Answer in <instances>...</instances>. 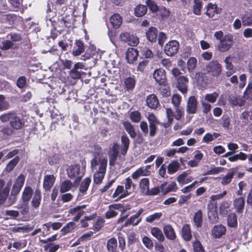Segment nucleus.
Segmentation results:
<instances>
[{"instance_id": "obj_58", "label": "nucleus", "mask_w": 252, "mask_h": 252, "mask_svg": "<svg viewBox=\"0 0 252 252\" xmlns=\"http://www.w3.org/2000/svg\"><path fill=\"white\" fill-rule=\"evenodd\" d=\"M193 250L194 252H204V249L198 241H195L193 243Z\"/></svg>"}, {"instance_id": "obj_40", "label": "nucleus", "mask_w": 252, "mask_h": 252, "mask_svg": "<svg viewBox=\"0 0 252 252\" xmlns=\"http://www.w3.org/2000/svg\"><path fill=\"white\" fill-rule=\"evenodd\" d=\"M179 163L177 161H172L168 165V173L170 174L176 172L179 168Z\"/></svg>"}, {"instance_id": "obj_39", "label": "nucleus", "mask_w": 252, "mask_h": 252, "mask_svg": "<svg viewBox=\"0 0 252 252\" xmlns=\"http://www.w3.org/2000/svg\"><path fill=\"white\" fill-rule=\"evenodd\" d=\"M229 101L230 104L233 106H241L244 103V101L242 99L233 95L229 96Z\"/></svg>"}, {"instance_id": "obj_32", "label": "nucleus", "mask_w": 252, "mask_h": 252, "mask_svg": "<svg viewBox=\"0 0 252 252\" xmlns=\"http://www.w3.org/2000/svg\"><path fill=\"white\" fill-rule=\"evenodd\" d=\"M121 142L123 145V147L121 149V154L125 155L128 149L129 140L126 135H123L121 137Z\"/></svg>"}, {"instance_id": "obj_33", "label": "nucleus", "mask_w": 252, "mask_h": 252, "mask_svg": "<svg viewBox=\"0 0 252 252\" xmlns=\"http://www.w3.org/2000/svg\"><path fill=\"white\" fill-rule=\"evenodd\" d=\"M197 60L194 57H190L187 62V68L189 72H192L196 68Z\"/></svg>"}, {"instance_id": "obj_44", "label": "nucleus", "mask_w": 252, "mask_h": 252, "mask_svg": "<svg viewBox=\"0 0 252 252\" xmlns=\"http://www.w3.org/2000/svg\"><path fill=\"white\" fill-rule=\"evenodd\" d=\"M125 185L126 189L125 190H128L129 194L135 188V185L133 183L131 179H130L129 177L126 178Z\"/></svg>"}, {"instance_id": "obj_35", "label": "nucleus", "mask_w": 252, "mask_h": 252, "mask_svg": "<svg viewBox=\"0 0 252 252\" xmlns=\"http://www.w3.org/2000/svg\"><path fill=\"white\" fill-rule=\"evenodd\" d=\"M86 208L85 205H83L81 206H78L75 208H72L69 210V213L72 215H76L77 216H82L84 211L83 210V209Z\"/></svg>"}, {"instance_id": "obj_11", "label": "nucleus", "mask_w": 252, "mask_h": 252, "mask_svg": "<svg viewBox=\"0 0 252 252\" xmlns=\"http://www.w3.org/2000/svg\"><path fill=\"white\" fill-rule=\"evenodd\" d=\"M138 56V51L133 48H129L127 49L126 53V59L129 63H133L137 60Z\"/></svg>"}, {"instance_id": "obj_23", "label": "nucleus", "mask_w": 252, "mask_h": 252, "mask_svg": "<svg viewBox=\"0 0 252 252\" xmlns=\"http://www.w3.org/2000/svg\"><path fill=\"white\" fill-rule=\"evenodd\" d=\"M85 51L84 44L81 40H76L74 49L72 52V55L74 56L80 55Z\"/></svg>"}, {"instance_id": "obj_60", "label": "nucleus", "mask_w": 252, "mask_h": 252, "mask_svg": "<svg viewBox=\"0 0 252 252\" xmlns=\"http://www.w3.org/2000/svg\"><path fill=\"white\" fill-rule=\"evenodd\" d=\"M142 242L145 246L148 249H151L153 247L152 240L147 236H144L142 239Z\"/></svg>"}, {"instance_id": "obj_46", "label": "nucleus", "mask_w": 252, "mask_h": 252, "mask_svg": "<svg viewBox=\"0 0 252 252\" xmlns=\"http://www.w3.org/2000/svg\"><path fill=\"white\" fill-rule=\"evenodd\" d=\"M125 85L127 90H132L135 85V80L132 77H128L125 79Z\"/></svg>"}, {"instance_id": "obj_64", "label": "nucleus", "mask_w": 252, "mask_h": 252, "mask_svg": "<svg viewBox=\"0 0 252 252\" xmlns=\"http://www.w3.org/2000/svg\"><path fill=\"white\" fill-rule=\"evenodd\" d=\"M59 248V245H52L49 244L44 246L45 251H48V252H55Z\"/></svg>"}, {"instance_id": "obj_36", "label": "nucleus", "mask_w": 252, "mask_h": 252, "mask_svg": "<svg viewBox=\"0 0 252 252\" xmlns=\"http://www.w3.org/2000/svg\"><path fill=\"white\" fill-rule=\"evenodd\" d=\"M166 184L165 183L161 184L159 187H156L149 190V193L147 195H156L158 194L160 191L163 193L164 188L165 187Z\"/></svg>"}, {"instance_id": "obj_16", "label": "nucleus", "mask_w": 252, "mask_h": 252, "mask_svg": "<svg viewBox=\"0 0 252 252\" xmlns=\"http://www.w3.org/2000/svg\"><path fill=\"white\" fill-rule=\"evenodd\" d=\"M91 182V179L90 177L86 178L83 180L79 188V196H83L86 193Z\"/></svg>"}, {"instance_id": "obj_18", "label": "nucleus", "mask_w": 252, "mask_h": 252, "mask_svg": "<svg viewBox=\"0 0 252 252\" xmlns=\"http://www.w3.org/2000/svg\"><path fill=\"white\" fill-rule=\"evenodd\" d=\"M129 194L128 190H124V187L123 186H118L115 190V192L113 194V197L116 198L118 197L119 199H122L126 196Z\"/></svg>"}, {"instance_id": "obj_19", "label": "nucleus", "mask_w": 252, "mask_h": 252, "mask_svg": "<svg viewBox=\"0 0 252 252\" xmlns=\"http://www.w3.org/2000/svg\"><path fill=\"white\" fill-rule=\"evenodd\" d=\"M233 205L236 212L239 213H242L244 208L245 200L242 197L236 198L234 200Z\"/></svg>"}, {"instance_id": "obj_29", "label": "nucleus", "mask_w": 252, "mask_h": 252, "mask_svg": "<svg viewBox=\"0 0 252 252\" xmlns=\"http://www.w3.org/2000/svg\"><path fill=\"white\" fill-rule=\"evenodd\" d=\"M194 225L197 227H200L202 224V213L200 210L195 213L193 217Z\"/></svg>"}, {"instance_id": "obj_1", "label": "nucleus", "mask_w": 252, "mask_h": 252, "mask_svg": "<svg viewBox=\"0 0 252 252\" xmlns=\"http://www.w3.org/2000/svg\"><path fill=\"white\" fill-rule=\"evenodd\" d=\"M91 170L93 172H101L106 173L107 165V158L95 156L91 160Z\"/></svg>"}, {"instance_id": "obj_53", "label": "nucleus", "mask_w": 252, "mask_h": 252, "mask_svg": "<svg viewBox=\"0 0 252 252\" xmlns=\"http://www.w3.org/2000/svg\"><path fill=\"white\" fill-rule=\"evenodd\" d=\"M244 26H250L252 25V13L245 15L242 19Z\"/></svg>"}, {"instance_id": "obj_17", "label": "nucleus", "mask_w": 252, "mask_h": 252, "mask_svg": "<svg viewBox=\"0 0 252 252\" xmlns=\"http://www.w3.org/2000/svg\"><path fill=\"white\" fill-rule=\"evenodd\" d=\"M158 32V30L156 28H150L146 32L147 39L152 42H155L157 40Z\"/></svg>"}, {"instance_id": "obj_56", "label": "nucleus", "mask_w": 252, "mask_h": 252, "mask_svg": "<svg viewBox=\"0 0 252 252\" xmlns=\"http://www.w3.org/2000/svg\"><path fill=\"white\" fill-rule=\"evenodd\" d=\"M146 3L152 11L155 12L158 10V6L153 0H147Z\"/></svg>"}, {"instance_id": "obj_27", "label": "nucleus", "mask_w": 252, "mask_h": 252, "mask_svg": "<svg viewBox=\"0 0 252 252\" xmlns=\"http://www.w3.org/2000/svg\"><path fill=\"white\" fill-rule=\"evenodd\" d=\"M135 15L137 17H142L147 12V7L146 5L139 4L135 8Z\"/></svg>"}, {"instance_id": "obj_25", "label": "nucleus", "mask_w": 252, "mask_h": 252, "mask_svg": "<svg viewBox=\"0 0 252 252\" xmlns=\"http://www.w3.org/2000/svg\"><path fill=\"white\" fill-rule=\"evenodd\" d=\"M151 233L154 237L160 242H163L165 239L162 231L158 227H154L152 228Z\"/></svg>"}, {"instance_id": "obj_8", "label": "nucleus", "mask_w": 252, "mask_h": 252, "mask_svg": "<svg viewBox=\"0 0 252 252\" xmlns=\"http://www.w3.org/2000/svg\"><path fill=\"white\" fill-rule=\"evenodd\" d=\"M153 77L155 81L160 85H165L166 74L165 70L161 68L156 69L153 73Z\"/></svg>"}, {"instance_id": "obj_13", "label": "nucleus", "mask_w": 252, "mask_h": 252, "mask_svg": "<svg viewBox=\"0 0 252 252\" xmlns=\"http://www.w3.org/2000/svg\"><path fill=\"white\" fill-rule=\"evenodd\" d=\"M150 181L148 178H144L140 180L139 182V188L141 192L145 195H147L150 190Z\"/></svg>"}, {"instance_id": "obj_31", "label": "nucleus", "mask_w": 252, "mask_h": 252, "mask_svg": "<svg viewBox=\"0 0 252 252\" xmlns=\"http://www.w3.org/2000/svg\"><path fill=\"white\" fill-rule=\"evenodd\" d=\"M123 125L126 130L129 134L130 137L133 138H135L136 134L132 125L128 122H125L123 123Z\"/></svg>"}, {"instance_id": "obj_43", "label": "nucleus", "mask_w": 252, "mask_h": 252, "mask_svg": "<svg viewBox=\"0 0 252 252\" xmlns=\"http://www.w3.org/2000/svg\"><path fill=\"white\" fill-rule=\"evenodd\" d=\"M94 174V182L96 184H99L102 182L104 178L105 173L101 172H93Z\"/></svg>"}, {"instance_id": "obj_7", "label": "nucleus", "mask_w": 252, "mask_h": 252, "mask_svg": "<svg viewBox=\"0 0 252 252\" xmlns=\"http://www.w3.org/2000/svg\"><path fill=\"white\" fill-rule=\"evenodd\" d=\"M198 101L194 96L189 97L186 106V112L189 114H194L197 110Z\"/></svg>"}, {"instance_id": "obj_4", "label": "nucleus", "mask_w": 252, "mask_h": 252, "mask_svg": "<svg viewBox=\"0 0 252 252\" xmlns=\"http://www.w3.org/2000/svg\"><path fill=\"white\" fill-rule=\"evenodd\" d=\"M207 73L214 76L218 77L221 74L222 66L216 60H213L209 63L206 67Z\"/></svg>"}, {"instance_id": "obj_34", "label": "nucleus", "mask_w": 252, "mask_h": 252, "mask_svg": "<svg viewBox=\"0 0 252 252\" xmlns=\"http://www.w3.org/2000/svg\"><path fill=\"white\" fill-rule=\"evenodd\" d=\"M72 183L69 180H65L63 182L60 186V192L61 193L66 192L71 189Z\"/></svg>"}, {"instance_id": "obj_14", "label": "nucleus", "mask_w": 252, "mask_h": 252, "mask_svg": "<svg viewBox=\"0 0 252 252\" xmlns=\"http://www.w3.org/2000/svg\"><path fill=\"white\" fill-rule=\"evenodd\" d=\"M163 232L166 238L170 240H174L176 235L174 228L170 224H166L163 227Z\"/></svg>"}, {"instance_id": "obj_24", "label": "nucleus", "mask_w": 252, "mask_h": 252, "mask_svg": "<svg viewBox=\"0 0 252 252\" xmlns=\"http://www.w3.org/2000/svg\"><path fill=\"white\" fill-rule=\"evenodd\" d=\"M219 13V9H218L217 5L216 4L209 3L207 6V11L206 14L209 17H213L215 16L216 14Z\"/></svg>"}, {"instance_id": "obj_41", "label": "nucleus", "mask_w": 252, "mask_h": 252, "mask_svg": "<svg viewBox=\"0 0 252 252\" xmlns=\"http://www.w3.org/2000/svg\"><path fill=\"white\" fill-rule=\"evenodd\" d=\"M194 4L193 7V12L194 14L199 15L201 14L202 2L200 0H193Z\"/></svg>"}, {"instance_id": "obj_61", "label": "nucleus", "mask_w": 252, "mask_h": 252, "mask_svg": "<svg viewBox=\"0 0 252 252\" xmlns=\"http://www.w3.org/2000/svg\"><path fill=\"white\" fill-rule=\"evenodd\" d=\"M177 189V185L175 182H172L168 185L166 188H164L163 194L170 191H175Z\"/></svg>"}, {"instance_id": "obj_10", "label": "nucleus", "mask_w": 252, "mask_h": 252, "mask_svg": "<svg viewBox=\"0 0 252 252\" xmlns=\"http://www.w3.org/2000/svg\"><path fill=\"white\" fill-rule=\"evenodd\" d=\"M146 104L149 108L155 109L159 105V102L157 96L154 94H151L147 96Z\"/></svg>"}, {"instance_id": "obj_3", "label": "nucleus", "mask_w": 252, "mask_h": 252, "mask_svg": "<svg viewBox=\"0 0 252 252\" xmlns=\"http://www.w3.org/2000/svg\"><path fill=\"white\" fill-rule=\"evenodd\" d=\"M233 37L231 34L225 35L217 45V48L220 52H226L233 46Z\"/></svg>"}, {"instance_id": "obj_48", "label": "nucleus", "mask_w": 252, "mask_h": 252, "mask_svg": "<svg viewBox=\"0 0 252 252\" xmlns=\"http://www.w3.org/2000/svg\"><path fill=\"white\" fill-rule=\"evenodd\" d=\"M32 229L30 228L27 225H23L22 226H15L12 228V231L14 233L17 232H28L31 231Z\"/></svg>"}, {"instance_id": "obj_15", "label": "nucleus", "mask_w": 252, "mask_h": 252, "mask_svg": "<svg viewBox=\"0 0 252 252\" xmlns=\"http://www.w3.org/2000/svg\"><path fill=\"white\" fill-rule=\"evenodd\" d=\"M178 88L183 94L186 93L187 91V83L188 79L185 76L180 77L177 80Z\"/></svg>"}, {"instance_id": "obj_2", "label": "nucleus", "mask_w": 252, "mask_h": 252, "mask_svg": "<svg viewBox=\"0 0 252 252\" xmlns=\"http://www.w3.org/2000/svg\"><path fill=\"white\" fill-rule=\"evenodd\" d=\"M84 170L81 169L80 166L75 164L70 166L67 169V174L69 178L75 179L74 184L78 185L84 175Z\"/></svg>"}, {"instance_id": "obj_62", "label": "nucleus", "mask_w": 252, "mask_h": 252, "mask_svg": "<svg viewBox=\"0 0 252 252\" xmlns=\"http://www.w3.org/2000/svg\"><path fill=\"white\" fill-rule=\"evenodd\" d=\"M149 63V61L147 60H143L139 63L137 67V70L143 72L145 69L146 67Z\"/></svg>"}, {"instance_id": "obj_52", "label": "nucleus", "mask_w": 252, "mask_h": 252, "mask_svg": "<svg viewBox=\"0 0 252 252\" xmlns=\"http://www.w3.org/2000/svg\"><path fill=\"white\" fill-rule=\"evenodd\" d=\"M131 121L134 123H138L141 120V114L137 111H133L130 114Z\"/></svg>"}, {"instance_id": "obj_45", "label": "nucleus", "mask_w": 252, "mask_h": 252, "mask_svg": "<svg viewBox=\"0 0 252 252\" xmlns=\"http://www.w3.org/2000/svg\"><path fill=\"white\" fill-rule=\"evenodd\" d=\"M141 221V218H137L133 215L128 219L125 222V225L127 226L129 225H137Z\"/></svg>"}, {"instance_id": "obj_38", "label": "nucleus", "mask_w": 252, "mask_h": 252, "mask_svg": "<svg viewBox=\"0 0 252 252\" xmlns=\"http://www.w3.org/2000/svg\"><path fill=\"white\" fill-rule=\"evenodd\" d=\"M20 158L19 157L17 156L13 159L11 160L7 164L5 170L7 172H10L11 171L14 167L17 165V164L19 161Z\"/></svg>"}, {"instance_id": "obj_5", "label": "nucleus", "mask_w": 252, "mask_h": 252, "mask_svg": "<svg viewBox=\"0 0 252 252\" xmlns=\"http://www.w3.org/2000/svg\"><path fill=\"white\" fill-rule=\"evenodd\" d=\"M12 181L10 179L6 186L4 188V182L3 180H0V203H2L7 198L10 190Z\"/></svg>"}, {"instance_id": "obj_9", "label": "nucleus", "mask_w": 252, "mask_h": 252, "mask_svg": "<svg viewBox=\"0 0 252 252\" xmlns=\"http://www.w3.org/2000/svg\"><path fill=\"white\" fill-rule=\"evenodd\" d=\"M56 178L53 175H45L43 179V188L45 191L49 190L54 185Z\"/></svg>"}, {"instance_id": "obj_54", "label": "nucleus", "mask_w": 252, "mask_h": 252, "mask_svg": "<svg viewBox=\"0 0 252 252\" xmlns=\"http://www.w3.org/2000/svg\"><path fill=\"white\" fill-rule=\"evenodd\" d=\"M182 97L179 94H174L172 97V103L175 107H179L181 102Z\"/></svg>"}, {"instance_id": "obj_50", "label": "nucleus", "mask_w": 252, "mask_h": 252, "mask_svg": "<svg viewBox=\"0 0 252 252\" xmlns=\"http://www.w3.org/2000/svg\"><path fill=\"white\" fill-rule=\"evenodd\" d=\"M140 176H146V175L145 174L144 170H143V168L141 167L137 169L131 175V177L134 180L138 179Z\"/></svg>"}, {"instance_id": "obj_63", "label": "nucleus", "mask_w": 252, "mask_h": 252, "mask_svg": "<svg viewBox=\"0 0 252 252\" xmlns=\"http://www.w3.org/2000/svg\"><path fill=\"white\" fill-rule=\"evenodd\" d=\"M14 114V113L12 112L4 114L0 117V119L3 122H6L7 121H9L10 122Z\"/></svg>"}, {"instance_id": "obj_20", "label": "nucleus", "mask_w": 252, "mask_h": 252, "mask_svg": "<svg viewBox=\"0 0 252 252\" xmlns=\"http://www.w3.org/2000/svg\"><path fill=\"white\" fill-rule=\"evenodd\" d=\"M41 200V194L40 190L39 189H36L35 190L34 196L31 202L32 206L34 208H38L40 204Z\"/></svg>"}, {"instance_id": "obj_51", "label": "nucleus", "mask_w": 252, "mask_h": 252, "mask_svg": "<svg viewBox=\"0 0 252 252\" xmlns=\"http://www.w3.org/2000/svg\"><path fill=\"white\" fill-rule=\"evenodd\" d=\"M231 57L229 56L225 58L224 60L225 63V67L226 70H235L233 65L232 63Z\"/></svg>"}, {"instance_id": "obj_28", "label": "nucleus", "mask_w": 252, "mask_h": 252, "mask_svg": "<svg viewBox=\"0 0 252 252\" xmlns=\"http://www.w3.org/2000/svg\"><path fill=\"white\" fill-rule=\"evenodd\" d=\"M110 23L113 27L118 28L122 23V19L119 14H115L111 16Z\"/></svg>"}, {"instance_id": "obj_47", "label": "nucleus", "mask_w": 252, "mask_h": 252, "mask_svg": "<svg viewBox=\"0 0 252 252\" xmlns=\"http://www.w3.org/2000/svg\"><path fill=\"white\" fill-rule=\"evenodd\" d=\"M218 96L219 94L217 92H214L212 94H208L205 95L204 100L207 101L211 103H214L216 102Z\"/></svg>"}, {"instance_id": "obj_42", "label": "nucleus", "mask_w": 252, "mask_h": 252, "mask_svg": "<svg viewBox=\"0 0 252 252\" xmlns=\"http://www.w3.org/2000/svg\"><path fill=\"white\" fill-rule=\"evenodd\" d=\"M117 247V241L116 238H112L107 242V248L108 250L110 252L114 251Z\"/></svg>"}, {"instance_id": "obj_57", "label": "nucleus", "mask_w": 252, "mask_h": 252, "mask_svg": "<svg viewBox=\"0 0 252 252\" xmlns=\"http://www.w3.org/2000/svg\"><path fill=\"white\" fill-rule=\"evenodd\" d=\"M20 213L23 215H26L29 212V207L28 203L22 204L18 206Z\"/></svg>"}, {"instance_id": "obj_22", "label": "nucleus", "mask_w": 252, "mask_h": 252, "mask_svg": "<svg viewBox=\"0 0 252 252\" xmlns=\"http://www.w3.org/2000/svg\"><path fill=\"white\" fill-rule=\"evenodd\" d=\"M10 124L13 128L16 129L21 128L24 125L23 121L15 113H14L13 118L11 119Z\"/></svg>"}, {"instance_id": "obj_49", "label": "nucleus", "mask_w": 252, "mask_h": 252, "mask_svg": "<svg viewBox=\"0 0 252 252\" xmlns=\"http://www.w3.org/2000/svg\"><path fill=\"white\" fill-rule=\"evenodd\" d=\"M234 173L232 172L228 173L225 176L221 179V183L223 185H226L230 183L233 177Z\"/></svg>"}, {"instance_id": "obj_37", "label": "nucleus", "mask_w": 252, "mask_h": 252, "mask_svg": "<svg viewBox=\"0 0 252 252\" xmlns=\"http://www.w3.org/2000/svg\"><path fill=\"white\" fill-rule=\"evenodd\" d=\"M162 214L161 212H157L147 216L145 220L148 223H152L155 220H159L162 217Z\"/></svg>"}, {"instance_id": "obj_59", "label": "nucleus", "mask_w": 252, "mask_h": 252, "mask_svg": "<svg viewBox=\"0 0 252 252\" xmlns=\"http://www.w3.org/2000/svg\"><path fill=\"white\" fill-rule=\"evenodd\" d=\"M175 113H174V118L177 120H180L184 114V110L179 107H175Z\"/></svg>"}, {"instance_id": "obj_21", "label": "nucleus", "mask_w": 252, "mask_h": 252, "mask_svg": "<svg viewBox=\"0 0 252 252\" xmlns=\"http://www.w3.org/2000/svg\"><path fill=\"white\" fill-rule=\"evenodd\" d=\"M182 235L185 241H188L191 240L192 235L189 224H185L183 225L182 229Z\"/></svg>"}, {"instance_id": "obj_55", "label": "nucleus", "mask_w": 252, "mask_h": 252, "mask_svg": "<svg viewBox=\"0 0 252 252\" xmlns=\"http://www.w3.org/2000/svg\"><path fill=\"white\" fill-rule=\"evenodd\" d=\"M13 46V43L8 40L2 41L0 45V48L3 50H7L11 48Z\"/></svg>"}, {"instance_id": "obj_6", "label": "nucleus", "mask_w": 252, "mask_h": 252, "mask_svg": "<svg viewBox=\"0 0 252 252\" xmlns=\"http://www.w3.org/2000/svg\"><path fill=\"white\" fill-rule=\"evenodd\" d=\"M179 44L176 40L169 41L164 46V51L165 53L169 56H173L179 49Z\"/></svg>"}, {"instance_id": "obj_12", "label": "nucleus", "mask_w": 252, "mask_h": 252, "mask_svg": "<svg viewBox=\"0 0 252 252\" xmlns=\"http://www.w3.org/2000/svg\"><path fill=\"white\" fill-rule=\"evenodd\" d=\"M226 232V227L221 225H215L212 230V235L214 238H219L224 235Z\"/></svg>"}, {"instance_id": "obj_30", "label": "nucleus", "mask_w": 252, "mask_h": 252, "mask_svg": "<svg viewBox=\"0 0 252 252\" xmlns=\"http://www.w3.org/2000/svg\"><path fill=\"white\" fill-rule=\"evenodd\" d=\"M227 224L230 227H235L237 226V217L235 213H231L228 215Z\"/></svg>"}, {"instance_id": "obj_26", "label": "nucleus", "mask_w": 252, "mask_h": 252, "mask_svg": "<svg viewBox=\"0 0 252 252\" xmlns=\"http://www.w3.org/2000/svg\"><path fill=\"white\" fill-rule=\"evenodd\" d=\"M32 193L33 190L30 187L25 188L22 193V199L23 202L28 203L31 198Z\"/></svg>"}]
</instances>
